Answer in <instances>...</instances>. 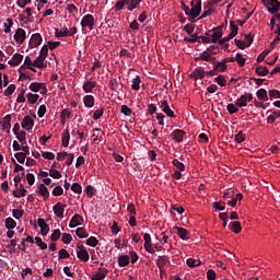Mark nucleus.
<instances>
[{"label":"nucleus","mask_w":280,"mask_h":280,"mask_svg":"<svg viewBox=\"0 0 280 280\" xmlns=\"http://www.w3.org/2000/svg\"><path fill=\"white\" fill-rule=\"evenodd\" d=\"M191 9H189L188 16L190 23H194L198 16H200V12H202V1L192 0L190 2Z\"/></svg>","instance_id":"obj_1"},{"label":"nucleus","mask_w":280,"mask_h":280,"mask_svg":"<svg viewBox=\"0 0 280 280\" xmlns=\"http://www.w3.org/2000/svg\"><path fill=\"white\" fill-rule=\"evenodd\" d=\"M81 27H89L90 31L95 28V18L91 14H86L81 20Z\"/></svg>","instance_id":"obj_2"},{"label":"nucleus","mask_w":280,"mask_h":280,"mask_svg":"<svg viewBox=\"0 0 280 280\" xmlns=\"http://www.w3.org/2000/svg\"><path fill=\"white\" fill-rule=\"evenodd\" d=\"M248 102H253V94L250 93H245L241 95L240 98L236 100L235 104L238 108H244L248 106Z\"/></svg>","instance_id":"obj_3"},{"label":"nucleus","mask_w":280,"mask_h":280,"mask_svg":"<svg viewBox=\"0 0 280 280\" xmlns=\"http://www.w3.org/2000/svg\"><path fill=\"white\" fill-rule=\"evenodd\" d=\"M159 106L161 108V110H163L165 113V115H167V117H171V119H175L176 115L174 114V110H172V108L170 107V103H167V101H161L159 103Z\"/></svg>","instance_id":"obj_4"},{"label":"nucleus","mask_w":280,"mask_h":280,"mask_svg":"<svg viewBox=\"0 0 280 280\" xmlns=\"http://www.w3.org/2000/svg\"><path fill=\"white\" fill-rule=\"evenodd\" d=\"M226 62H229V58H225L222 61H218L214 59V61L212 62L214 67V71H217L218 73H224V71L229 69V66H226Z\"/></svg>","instance_id":"obj_5"},{"label":"nucleus","mask_w":280,"mask_h":280,"mask_svg":"<svg viewBox=\"0 0 280 280\" xmlns=\"http://www.w3.org/2000/svg\"><path fill=\"white\" fill-rule=\"evenodd\" d=\"M266 7L270 14H277L280 10V1L279 0H267Z\"/></svg>","instance_id":"obj_6"},{"label":"nucleus","mask_w":280,"mask_h":280,"mask_svg":"<svg viewBox=\"0 0 280 280\" xmlns=\"http://www.w3.org/2000/svg\"><path fill=\"white\" fill-rule=\"evenodd\" d=\"M143 240H144V250H147V253H150V255H154V247H152V236H150L149 233H145L143 235Z\"/></svg>","instance_id":"obj_7"},{"label":"nucleus","mask_w":280,"mask_h":280,"mask_svg":"<svg viewBox=\"0 0 280 280\" xmlns=\"http://www.w3.org/2000/svg\"><path fill=\"white\" fill-rule=\"evenodd\" d=\"M67 205H62V202H57L54 207H52V211L55 213V215H57V218H65V209H66Z\"/></svg>","instance_id":"obj_8"},{"label":"nucleus","mask_w":280,"mask_h":280,"mask_svg":"<svg viewBox=\"0 0 280 280\" xmlns=\"http://www.w3.org/2000/svg\"><path fill=\"white\" fill-rule=\"evenodd\" d=\"M84 224V218L80 214H74L69 223L70 229H75V226H82Z\"/></svg>","instance_id":"obj_9"},{"label":"nucleus","mask_w":280,"mask_h":280,"mask_svg":"<svg viewBox=\"0 0 280 280\" xmlns=\"http://www.w3.org/2000/svg\"><path fill=\"white\" fill-rule=\"evenodd\" d=\"M26 33L25 30L23 28H18L13 38L15 40V43H19V45H23L25 43V38H26Z\"/></svg>","instance_id":"obj_10"},{"label":"nucleus","mask_w":280,"mask_h":280,"mask_svg":"<svg viewBox=\"0 0 280 280\" xmlns=\"http://www.w3.org/2000/svg\"><path fill=\"white\" fill-rule=\"evenodd\" d=\"M195 60L197 62L198 60H203L205 62H211L213 65V62L215 61V57H212L209 51L205 50L197 58H195Z\"/></svg>","instance_id":"obj_11"},{"label":"nucleus","mask_w":280,"mask_h":280,"mask_svg":"<svg viewBox=\"0 0 280 280\" xmlns=\"http://www.w3.org/2000/svg\"><path fill=\"white\" fill-rule=\"evenodd\" d=\"M104 264H101V267L98 268V271L92 277V280H103L106 279V276L108 275V269L103 268Z\"/></svg>","instance_id":"obj_12"},{"label":"nucleus","mask_w":280,"mask_h":280,"mask_svg":"<svg viewBox=\"0 0 280 280\" xmlns=\"http://www.w3.org/2000/svg\"><path fill=\"white\" fill-rule=\"evenodd\" d=\"M174 231L175 233H177L178 237L184 242H187V240H189V231H187V229L175 226Z\"/></svg>","instance_id":"obj_13"},{"label":"nucleus","mask_w":280,"mask_h":280,"mask_svg":"<svg viewBox=\"0 0 280 280\" xmlns=\"http://www.w3.org/2000/svg\"><path fill=\"white\" fill-rule=\"evenodd\" d=\"M21 126L24 130L30 131V130H32V128H34V120L32 119V117L30 115H26L23 118Z\"/></svg>","instance_id":"obj_14"},{"label":"nucleus","mask_w":280,"mask_h":280,"mask_svg":"<svg viewBox=\"0 0 280 280\" xmlns=\"http://www.w3.org/2000/svg\"><path fill=\"white\" fill-rule=\"evenodd\" d=\"M37 224L40 229L42 235L44 237L47 236V234L49 233V224H47V222H45V219H38Z\"/></svg>","instance_id":"obj_15"},{"label":"nucleus","mask_w":280,"mask_h":280,"mask_svg":"<svg viewBox=\"0 0 280 280\" xmlns=\"http://www.w3.org/2000/svg\"><path fill=\"white\" fill-rule=\"evenodd\" d=\"M155 264L159 268V270L163 271V268L170 264V257L167 256H159L158 259L155 260Z\"/></svg>","instance_id":"obj_16"},{"label":"nucleus","mask_w":280,"mask_h":280,"mask_svg":"<svg viewBox=\"0 0 280 280\" xmlns=\"http://www.w3.org/2000/svg\"><path fill=\"white\" fill-rule=\"evenodd\" d=\"M20 62H23V55L15 52L8 61V65H10L11 67H19Z\"/></svg>","instance_id":"obj_17"},{"label":"nucleus","mask_w":280,"mask_h":280,"mask_svg":"<svg viewBox=\"0 0 280 280\" xmlns=\"http://www.w3.org/2000/svg\"><path fill=\"white\" fill-rule=\"evenodd\" d=\"M2 124V130H7V132H10V128H12V116L7 115L4 118L1 120Z\"/></svg>","instance_id":"obj_18"},{"label":"nucleus","mask_w":280,"mask_h":280,"mask_svg":"<svg viewBox=\"0 0 280 280\" xmlns=\"http://www.w3.org/2000/svg\"><path fill=\"white\" fill-rule=\"evenodd\" d=\"M172 137H173L174 141H176L177 143H183V138L185 137V131L183 129H175L172 132Z\"/></svg>","instance_id":"obj_19"},{"label":"nucleus","mask_w":280,"mask_h":280,"mask_svg":"<svg viewBox=\"0 0 280 280\" xmlns=\"http://www.w3.org/2000/svg\"><path fill=\"white\" fill-rule=\"evenodd\" d=\"M43 43V36L40 34L36 33L33 34L30 40L31 47H38Z\"/></svg>","instance_id":"obj_20"},{"label":"nucleus","mask_w":280,"mask_h":280,"mask_svg":"<svg viewBox=\"0 0 280 280\" xmlns=\"http://www.w3.org/2000/svg\"><path fill=\"white\" fill-rule=\"evenodd\" d=\"M97 86V82L89 80L83 83L84 93H93V89Z\"/></svg>","instance_id":"obj_21"},{"label":"nucleus","mask_w":280,"mask_h":280,"mask_svg":"<svg viewBox=\"0 0 280 280\" xmlns=\"http://www.w3.org/2000/svg\"><path fill=\"white\" fill-rule=\"evenodd\" d=\"M69 35V28L67 26H63L61 30L55 28L56 38H67Z\"/></svg>","instance_id":"obj_22"},{"label":"nucleus","mask_w":280,"mask_h":280,"mask_svg":"<svg viewBox=\"0 0 280 280\" xmlns=\"http://www.w3.org/2000/svg\"><path fill=\"white\" fill-rule=\"evenodd\" d=\"M69 141H71V133H69V130L66 129L61 135V143L63 148H69Z\"/></svg>","instance_id":"obj_23"},{"label":"nucleus","mask_w":280,"mask_h":280,"mask_svg":"<svg viewBox=\"0 0 280 280\" xmlns=\"http://www.w3.org/2000/svg\"><path fill=\"white\" fill-rule=\"evenodd\" d=\"M83 104L86 108H93L95 106V96L93 95H85L83 97Z\"/></svg>","instance_id":"obj_24"},{"label":"nucleus","mask_w":280,"mask_h":280,"mask_svg":"<svg viewBox=\"0 0 280 280\" xmlns=\"http://www.w3.org/2000/svg\"><path fill=\"white\" fill-rule=\"evenodd\" d=\"M45 57H40V55H38V57L33 61V67H37V69H45V67H47V65H45Z\"/></svg>","instance_id":"obj_25"},{"label":"nucleus","mask_w":280,"mask_h":280,"mask_svg":"<svg viewBox=\"0 0 280 280\" xmlns=\"http://www.w3.org/2000/svg\"><path fill=\"white\" fill-rule=\"evenodd\" d=\"M221 38H222V32L220 31V27H214L213 34L210 37L211 43H218V40H221Z\"/></svg>","instance_id":"obj_26"},{"label":"nucleus","mask_w":280,"mask_h":280,"mask_svg":"<svg viewBox=\"0 0 280 280\" xmlns=\"http://www.w3.org/2000/svg\"><path fill=\"white\" fill-rule=\"evenodd\" d=\"M128 264H130V256L121 255L118 257V266L120 268H126V266H128Z\"/></svg>","instance_id":"obj_27"},{"label":"nucleus","mask_w":280,"mask_h":280,"mask_svg":"<svg viewBox=\"0 0 280 280\" xmlns=\"http://www.w3.org/2000/svg\"><path fill=\"white\" fill-rule=\"evenodd\" d=\"M230 231L233 233H242V223L240 221H233L230 223Z\"/></svg>","instance_id":"obj_28"},{"label":"nucleus","mask_w":280,"mask_h":280,"mask_svg":"<svg viewBox=\"0 0 280 280\" xmlns=\"http://www.w3.org/2000/svg\"><path fill=\"white\" fill-rule=\"evenodd\" d=\"M256 96L258 97V100H260L261 102H268V91H266V89H259L256 92Z\"/></svg>","instance_id":"obj_29"},{"label":"nucleus","mask_w":280,"mask_h":280,"mask_svg":"<svg viewBox=\"0 0 280 280\" xmlns=\"http://www.w3.org/2000/svg\"><path fill=\"white\" fill-rule=\"evenodd\" d=\"M255 72L257 73V75H259L260 78H264L266 75H268V73H270V71L268 70V67L266 66H260L257 67Z\"/></svg>","instance_id":"obj_30"},{"label":"nucleus","mask_w":280,"mask_h":280,"mask_svg":"<svg viewBox=\"0 0 280 280\" xmlns=\"http://www.w3.org/2000/svg\"><path fill=\"white\" fill-rule=\"evenodd\" d=\"M38 190L40 196H43L44 200H47V198H49V189H47V186H45V184H40L38 186Z\"/></svg>","instance_id":"obj_31"},{"label":"nucleus","mask_w":280,"mask_h":280,"mask_svg":"<svg viewBox=\"0 0 280 280\" xmlns=\"http://www.w3.org/2000/svg\"><path fill=\"white\" fill-rule=\"evenodd\" d=\"M30 67H34V62L32 61V57L26 56L24 59V65L20 67L19 71H23L24 69H27Z\"/></svg>","instance_id":"obj_32"},{"label":"nucleus","mask_w":280,"mask_h":280,"mask_svg":"<svg viewBox=\"0 0 280 280\" xmlns=\"http://www.w3.org/2000/svg\"><path fill=\"white\" fill-rule=\"evenodd\" d=\"M77 257L78 259H80V261H89L90 259V256H89V252L85 249V250H82V252H77Z\"/></svg>","instance_id":"obj_33"},{"label":"nucleus","mask_w":280,"mask_h":280,"mask_svg":"<svg viewBox=\"0 0 280 280\" xmlns=\"http://www.w3.org/2000/svg\"><path fill=\"white\" fill-rule=\"evenodd\" d=\"M278 117H280V110H275L272 114H270L267 117V124H275L277 121Z\"/></svg>","instance_id":"obj_34"},{"label":"nucleus","mask_w":280,"mask_h":280,"mask_svg":"<svg viewBox=\"0 0 280 280\" xmlns=\"http://www.w3.org/2000/svg\"><path fill=\"white\" fill-rule=\"evenodd\" d=\"M128 3H130V0H119V1H117L116 4H115L116 12H121V10H124V7L128 5Z\"/></svg>","instance_id":"obj_35"},{"label":"nucleus","mask_w":280,"mask_h":280,"mask_svg":"<svg viewBox=\"0 0 280 280\" xmlns=\"http://www.w3.org/2000/svg\"><path fill=\"white\" fill-rule=\"evenodd\" d=\"M75 235H77V237H80V240H84V238L89 237V233L86 232V230L84 228H78L75 231Z\"/></svg>","instance_id":"obj_36"},{"label":"nucleus","mask_w":280,"mask_h":280,"mask_svg":"<svg viewBox=\"0 0 280 280\" xmlns=\"http://www.w3.org/2000/svg\"><path fill=\"white\" fill-rule=\"evenodd\" d=\"M141 1L143 0H129V3H128V11L129 12H132V10H137V8H139V3H141Z\"/></svg>","instance_id":"obj_37"},{"label":"nucleus","mask_w":280,"mask_h":280,"mask_svg":"<svg viewBox=\"0 0 280 280\" xmlns=\"http://www.w3.org/2000/svg\"><path fill=\"white\" fill-rule=\"evenodd\" d=\"M16 139L22 143V145H27V132L21 131L18 135H15Z\"/></svg>","instance_id":"obj_38"},{"label":"nucleus","mask_w":280,"mask_h":280,"mask_svg":"<svg viewBox=\"0 0 280 280\" xmlns=\"http://www.w3.org/2000/svg\"><path fill=\"white\" fill-rule=\"evenodd\" d=\"M131 82H132L131 89L133 91H139L140 84H141V77L136 75V78H133Z\"/></svg>","instance_id":"obj_39"},{"label":"nucleus","mask_w":280,"mask_h":280,"mask_svg":"<svg viewBox=\"0 0 280 280\" xmlns=\"http://www.w3.org/2000/svg\"><path fill=\"white\" fill-rule=\"evenodd\" d=\"M85 194L88 198H93V196L97 194V189H95V187H93L92 185H88L85 188Z\"/></svg>","instance_id":"obj_40"},{"label":"nucleus","mask_w":280,"mask_h":280,"mask_svg":"<svg viewBox=\"0 0 280 280\" xmlns=\"http://www.w3.org/2000/svg\"><path fill=\"white\" fill-rule=\"evenodd\" d=\"M16 228V221H14V219L12 218H7L5 219V229H8L9 231H12V229Z\"/></svg>","instance_id":"obj_41"},{"label":"nucleus","mask_w":280,"mask_h":280,"mask_svg":"<svg viewBox=\"0 0 280 280\" xmlns=\"http://www.w3.org/2000/svg\"><path fill=\"white\" fill-rule=\"evenodd\" d=\"M186 264L189 268H196V266H200L202 261H200V259L188 258L186 260Z\"/></svg>","instance_id":"obj_42"},{"label":"nucleus","mask_w":280,"mask_h":280,"mask_svg":"<svg viewBox=\"0 0 280 280\" xmlns=\"http://www.w3.org/2000/svg\"><path fill=\"white\" fill-rule=\"evenodd\" d=\"M43 86V83H38V82H33L30 84L28 89L30 91H32L33 93H38V91H40V88Z\"/></svg>","instance_id":"obj_43"},{"label":"nucleus","mask_w":280,"mask_h":280,"mask_svg":"<svg viewBox=\"0 0 280 280\" xmlns=\"http://www.w3.org/2000/svg\"><path fill=\"white\" fill-rule=\"evenodd\" d=\"M97 244H100V241H97V237H95V236H90L86 240V245L91 246L92 248H95V246H97Z\"/></svg>","instance_id":"obj_44"},{"label":"nucleus","mask_w":280,"mask_h":280,"mask_svg":"<svg viewBox=\"0 0 280 280\" xmlns=\"http://www.w3.org/2000/svg\"><path fill=\"white\" fill-rule=\"evenodd\" d=\"M230 27H231L230 35L232 36V38H235V36H237V32H238L240 27H237V25L233 21L230 22Z\"/></svg>","instance_id":"obj_45"},{"label":"nucleus","mask_w":280,"mask_h":280,"mask_svg":"<svg viewBox=\"0 0 280 280\" xmlns=\"http://www.w3.org/2000/svg\"><path fill=\"white\" fill-rule=\"evenodd\" d=\"M38 97H40V95L38 94H33V93L26 94V98L30 102V104H36V102H38Z\"/></svg>","instance_id":"obj_46"},{"label":"nucleus","mask_w":280,"mask_h":280,"mask_svg":"<svg viewBox=\"0 0 280 280\" xmlns=\"http://www.w3.org/2000/svg\"><path fill=\"white\" fill-rule=\"evenodd\" d=\"M14 158L16 159L18 163H25V159H27V154L24 152H18L14 154Z\"/></svg>","instance_id":"obj_47"},{"label":"nucleus","mask_w":280,"mask_h":280,"mask_svg":"<svg viewBox=\"0 0 280 280\" xmlns=\"http://www.w3.org/2000/svg\"><path fill=\"white\" fill-rule=\"evenodd\" d=\"M27 194V189L21 188L20 190H13L14 198H24V196Z\"/></svg>","instance_id":"obj_48"},{"label":"nucleus","mask_w":280,"mask_h":280,"mask_svg":"<svg viewBox=\"0 0 280 280\" xmlns=\"http://www.w3.org/2000/svg\"><path fill=\"white\" fill-rule=\"evenodd\" d=\"M235 61L237 65H240V67H244L246 65V58H244L241 52L236 54Z\"/></svg>","instance_id":"obj_49"},{"label":"nucleus","mask_w":280,"mask_h":280,"mask_svg":"<svg viewBox=\"0 0 280 280\" xmlns=\"http://www.w3.org/2000/svg\"><path fill=\"white\" fill-rule=\"evenodd\" d=\"M226 109L230 115H235V113L240 110V108H237V105L233 103L228 104Z\"/></svg>","instance_id":"obj_50"},{"label":"nucleus","mask_w":280,"mask_h":280,"mask_svg":"<svg viewBox=\"0 0 280 280\" xmlns=\"http://www.w3.org/2000/svg\"><path fill=\"white\" fill-rule=\"evenodd\" d=\"M206 73L207 72H205V70H202V69H195V71L192 72V75H194V78H196V79H200V80H202V78H205V75H206Z\"/></svg>","instance_id":"obj_51"},{"label":"nucleus","mask_w":280,"mask_h":280,"mask_svg":"<svg viewBox=\"0 0 280 280\" xmlns=\"http://www.w3.org/2000/svg\"><path fill=\"white\" fill-rule=\"evenodd\" d=\"M234 141H236V143H244V141H246V136L244 135V132L240 131L237 135L234 136Z\"/></svg>","instance_id":"obj_52"},{"label":"nucleus","mask_w":280,"mask_h":280,"mask_svg":"<svg viewBox=\"0 0 280 280\" xmlns=\"http://www.w3.org/2000/svg\"><path fill=\"white\" fill-rule=\"evenodd\" d=\"M12 215H13V218H15V220H21V217L25 215V211H23L21 209H13Z\"/></svg>","instance_id":"obj_53"},{"label":"nucleus","mask_w":280,"mask_h":280,"mask_svg":"<svg viewBox=\"0 0 280 280\" xmlns=\"http://www.w3.org/2000/svg\"><path fill=\"white\" fill-rule=\"evenodd\" d=\"M35 243L37 244V246H39L42 250H47V243L43 242V238L36 236Z\"/></svg>","instance_id":"obj_54"},{"label":"nucleus","mask_w":280,"mask_h":280,"mask_svg":"<svg viewBox=\"0 0 280 280\" xmlns=\"http://www.w3.org/2000/svg\"><path fill=\"white\" fill-rule=\"evenodd\" d=\"M120 113H122V115H126V117L132 116V109H130V107H128V105H122Z\"/></svg>","instance_id":"obj_55"},{"label":"nucleus","mask_w":280,"mask_h":280,"mask_svg":"<svg viewBox=\"0 0 280 280\" xmlns=\"http://www.w3.org/2000/svg\"><path fill=\"white\" fill-rule=\"evenodd\" d=\"M224 205H225L224 201H215L213 203V209H217V211H224L226 209Z\"/></svg>","instance_id":"obj_56"},{"label":"nucleus","mask_w":280,"mask_h":280,"mask_svg":"<svg viewBox=\"0 0 280 280\" xmlns=\"http://www.w3.org/2000/svg\"><path fill=\"white\" fill-rule=\"evenodd\" d=\"M49 176H50L51 178H56V179L62 178V174H60V171H58V170H56V168H50V171H49Z\"/></svg>","instance_id":"obj_57"},{"label":"nucleus","mask_w":280,"mask_h":280,"mask_svg":"<svg viewBox=\"0 0 280 280\" xmlns=\"http://www.w3.org/2000/svg\"><path fill=\"white\" fill-rule=\"evenodd\" d=\"M62 235L59 229L54 230L52 234L50 235L51 242H58L59 237Z\"/></svg>","instance_id":"obj_58"},{"label":"nucleus","mask_w":280,"mask_h":280,"mask_svg":"<svg viewBox=\"0 0 280 280\" xmlns=\"http://www.w3.org/2000/svg\"><path fill=\"white\" fill-rule=\"evenodd\" d=\"M214 82H217V84H219V86H226V79H224V77L222 74L214 78Z\"/></svg>","instance_id":"obj_59"},{"label":"nucleus","mask_w":280,"mask_h":280,"mask_svg":"<svg viewBox=\"0 0 280 280\" xmlns=\"http://www.w3.org/2000/svg\"><path fill=\"white\" fill-rule=\"evenodd\" d=\"M173 165H174V167L179 170V172H185V164H183V162L175 159V160H173Z\"/></svg>","instance_id":"obj_60"},{"label":"nucleus","mask_w":280,"mask_h":280,"mask_svg":"<svg viewBox=\"0 0 280 280\" xmlns=\"http://www.w3.org/2000/svg\"><path fill=\"white\" fill-rule=\"evenodd\" d=\"M110 91H117L119 89V83L117 82V79H112L108 84Z\"/></svg>","instance_id":"obj_61"},{"label":"nucleus","mask_w":280,"mask_h":280,"mask_svg":"<svg viewBox=\"0 0 280 280\" xmlns=\"http://www.w3.org/2000/svg\"><path fill=\"white\" fill-rule=\"evenodd\" d=\"M71 191H73L74 194H82V185H80L79 183L72 184Z\"/></svg>","instance_id":"obj_62"},{"label":"nucleus","mask_w":280,"mask_h":280,"mask_svg":"<svg viewBox=\"0 0 280 280\" xmlns=\"http://www.w3.org/2000/svg\"><path fill=\"white\" fill-rule=\"evenodd\" d=\"M69 257H71V255L67 249L62 248L59 250V259H69Z\"/></svg>","instance_id":"obj_63"},{"label":"nucleus","mask_w":280,"mask_h":280,"mask_svg":"<svg viewBox=\"0 0 280 280\" xmlns=\"http://www.w3.org/2000/svg\"><path fill=\"white\" fill-rule=\"evenodd\" d=\"M270 54L269 49L264 50L258 57H257V62H264L266 60V56Z\"/></svg>","instance_id":"obj_64"}]
</instances>
